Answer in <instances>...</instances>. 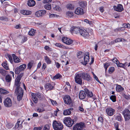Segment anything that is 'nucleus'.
I'll return each mask as SVG.
<instances>
[{"label": "nucleus", "mask_w": 130, "mask_h": 130, "mask_svg": "<svg viewBox=\"0 0 130 130\" xmlns=\"http://www.w3.org/2000/svg\"><path fill=\"white\" fill-rule=\"evenodd\" d=\"M53 126L55 130H61L63 128L62 124L60 122H57L56 120L53 121Z\"/></svg>", "instance_id": "f257e3e1"}, {"label": "nucleus", "mask_w": 130, "mask_h": 130, "mask_svg": "<svg viewBox=\"0 0 130 130\" xmlns=\"http://www.w3.org/2000/svg\"><path fill=\"white\" fill-rule=\"evenodd\" d=\"M63 99L65 104L69 105L70 107L73 106V102L69 96H65L64 97Z\"/></svg>", "instance_id": "f03ea898"}, {"label": "nucleus", "mask_w": 130, "mask_h": 130, "mask_svg": "<svg viewBox=\"0 0 130 130\" xmlns=\"http://www.w3.org/2000/svg\"><path fill=\"white\" fill-rule=\"evenodd\" d=\"M76 121V120L74 121L73 119H71L70 117H67L64 118L63 122L66 126L70 127L72 126L74 122Z\"/></svg>", "instance_id": "7ed1b4c3"}, {"label": "nucleus", "mask_w": 130, "mask_h": 130, "mask_svg": "<svg viewBox=\"0 0 130 130\" xmlns=\"http://www.w3.org/2000/svg\"><path fill=\"white\" fill-rule=\"evenodd\" d=\"M82 78L81 72L76 74L75 77V82L77 84L81 85L82 83Z\"/></svg>", "instance_id": "20e7f679"}, {"label": "nucleus", "mask_w": 130, "mask_h": 130, "mask_svg": "<svg viewBox=\"0 0 130 130\" xmlns=\"http://www.w3.org/2000/svg\"><path fill=\"white\" fill-rule=\"evenodd\" d=\"M123 114L125 121L128 120L130 119V112L128 109H126L124 110L123 111Z\"/></svg>", "instance_id": "39448f33"}, {"label": "nucleus", "mask_w": 130, "mask_h": 130, "mask_svg": "<svg viewBox=\"0 0 130 130\" xmlns=\"http://www.w3.org/2000/svg\"><path fill=\"white\" fill-rule=\"evenodd\" d=\"M83 79L88 81H89L92 79V78L88 74L84 72H81Z\"/></svg>", "instance_id": "423d86ee"}, {"label": "nucleus", "mask_w": 130, "mask_h": 130, "mask_svg": "<svg viewBox=\"0 0 130 130\" xmlns=\"http://www.w3.org/2000/svg\"><path fill=\"white\" fill-rule=\"evenodd\" d=\"M84 124L82 123H80L76 124L73 127V130H82L83 128Z\"/></svg>", "instance_id": "0eeeda50"}, {"label": "nucleus", "mask_w": 130, "mask_h": 130, "mask_svg": "<svg viewBox=\"0 0 130 130\" xmlns=\"http://www.w3.org/2000/svg\"><path fill=\"white\" fill-rule=\"evenodd\" d=\"M46 11L45 10H39L36 12L35 15L37 17H43L46 14Z\"/></svg>", "instance_id": "6e6552de"}, {"label": "nucleus", "mask_w": 130, "mask_h": 130, "mask_svg": "<svg viewBox=\"0 0 130 130\" xmlns=\"http://www.w3.org/2000/svg\"><path fill=\"white\" fill-rule=\"evenodd\" d=\"M62 41L64 43L68 45L72 44L73 42V40L71 39L64 37L62 38Z\"/></svg>", "instance_id": "1a4fd4ad"}, {"label": "nucleus", "mask_w": 130, "mask_h": 130, "mask_svg": "<svg viewBox=\"0 0 130 130\" xmlns=\"http://www.w3.org/2000/svg\"><path fill=\"white\" fill-rule=\"evenodd\" d=\"M5 106L7 107H10L12 106V102L11 100L9 98H7L4 101Z\"/></svg>", "instance_id": "9d476101"}, {"label": "nucleus", "mask_w": 130, "mask_h": 130, "mask_svg": "<svg viewBox=\"0 0 130 130\" xmlns=\"http://www.w3.org/2000/svg\"><path fill=\"white\" fill-rule=\"evenodd\" d=\"M115 112V109L111 108L109 107L107 108L106 110V112L107 114L110 116H112Z\"/></svg>", "instance_id": "9b49d317"}, {"label": "nucleus", "mask_w": 130, "mask_h": 130, "mask_svg": "<svg viewBox=\"0 0 130 130\" xmlns=\"http://www.w3.org/2000/svg\"><path fill=\"white\" fill-rule=\"evenodd\" d=\"M75 13L78 15H82L84 13V10L82 8L77 7L75 10Z\"/></svg>", "instance_id": "f8f14e48"}, {"label": "nucleus", "mask_w": 130, "mask_h": 130, "mask_svg": "<svg viewBox=\"0 0 130 130\" xmlns=\"http://www.w3.org/2000/svg\"><path fill=\"white\" fill-rule=\"evenodd\" d=\"M113 8L115 11L119 12H121L123 10V6L121 4H118L117 6H114Z\"/></svg>", "instance_id": "ddd939ff"}, {"label": "nucleus", "mask_w": 130, "mask_h": 130, "mask_svg": "<svg viewBox=\"0 0 130 130\" xmlns=\"http://www.w3.org/2000/svg\"><path fill=\"white\" fill-rule=\"evenodd\" d=\"M89 56L87 55H86L84 57V61L83 62L82 60H79V62L83 64L86 65L89 61Z\"/></svg>", "instance_id": "4468645a"}, {"label": "nucleus", "mask_w": 130, "mask_h": 130, "mask_svg": "<svg viewBox=\"0 0 130 130\" xmlns=\"http://www.w3.org/2000/svg\"><path fill=\"white\" fill-rule=\"evenodd\" d=\"M80 31V34L84 37L87 38L89 36V34L86 30L82 29Z\"/></svg>", "instance_id": "2eb2a0df"}, {"label": "nucleus", "mask_w": 130, "mask_h": 130, "mask_svg": "<svg viewBox=\"0 0 130 130\" xmlns=\"http://www.w3.org/2000/svg\"><path fill=\"white\" fill-rule=\"evenodd\" d=\"M85 93V91L81 90L79 95V98L81 100L84 99L86 96Z\"/></svg>", "instance_id": "dca6fc26"}, {"label": "nucleus", "mask_w": 130, "mask_h": 130, "mask_svg": "<svg viewBox=\"0 0 130 130\" xmlns=\"http://www.w3.org/2000/svg\"><path fill=\"white\" fill-rule=\"evenodd\" d=\"M14 93L17 95V94H23V91L21 87L16 88Z\"/></svg>", "instance_id": "f3484780"}, {"label": "nucleus", "mask_w": 130, "mask_h": 130, "mask_svg": "<svg viewBox=\"0 0 130 130\" xmlns=\"http://www.w3.org/2000/svg\"><path fill=\"white\" fill-rule=\"evenodd\" d=\"M82 29H81L79 28L74 27L72 28L71 30L76 34L79 33L80 34V31H81Z\"/></svg>", "instance_id": "a211bd4d"}, {"label": "nucleus", "mask_w": 130, "mask_h": 130, "mask_svg": "<svg viewBox=\"0 0 130 130\" xmlns=\"http://www.w3.org/2000/svg\"><path fill=\"white\" fill-rule=\"evenodd\" d=\"M84 91H85L86 95L88 97L90 98L93 96V95L92 92L89 91L87 89L85 88L84 89Z\"/></svg>", "instance_id": "6ab92c4d"}, {"label": "nucleus", "mask_w": 130, "mask_h": 130, "mask_svg": "<svg viewBox=\"0 0 130 130\" xmlns=\"http://www.w3.org/2000/svg\"><path fill=\"white\" fill-rule=\"evenodd\" d=\"M20 12L22 14L26 15L31 14L32 13L31 12L29 11H27L25 10H21Z\"/></svg>", "instance_id": "aec40b11"}, {"label": "nucleus", "mask_w": 130, "mask_h": 130, "mask_svg": "<svg viewBox=\"0 0 130 130\" xmlns=\"http://www.w3.org/2000/svg\"><path fill=\"white\" fill-rule=\"evenodd\" d=\"M36 4V2L34 0H29L28 1L27 4L30 7L34 6Z\"/></svg>", "instance_id": "412c9836"}, {"label": "nucleus", "mask_w": 130, "mask_h": 130, "mask_svg": "<svg viewBox=\"0 0 130 130\" xmlns=\"http://www.w3.org/2000/svg\"><path fill=\"white\" fill-rule=\"evenodd\" d=\"M12 56L13 58V61L15 62L18 63L20 61V60L19 58L16 56L14 54H13Z\"/></svg>", "instance_id": "4be33fe9"}, {"label": "nucleus", "mask_w": 130, "mask_h": 130, "mask_svg": "<svg viewBox=\"0 0 130 130\" xmlns=\"http://www.w3.org/2000/svg\"><path fill=\"white\" fill-rule=\"evenodd\" d=\"M124 88L120 85H117L116 88V90L117 92H120L124 90Z\"/></svg>", "instance_id": "5701e85b"}, {"label": "nucleus", "mask_w": 130, "mask_h": 130, "mask_svg": "<svg viewBox=\"0 0 130 130\" xmlns=\"http://www.w3.org/2000/svg\"><path fill=\"white\" fill-rule=\"evenodd\" d=\"M53 86H52L50 83H47L45 86V88L49 90H52L54 88Z\"/></svg>", "instance_id": "b1692460"}, {"label": "nucleus", "mask_w": 130, "mask_h": 130, "mask_svg": "<svg viewBox=\"0 0 130 130\" xmlns=\"http://www.w3.org/2000/svg\"><path fill=\"white\" fill-rule=\"evenodd\" d=\"M2 65L3 67L6 70H8L9 69V66L8 64L7 63V61L4 62L2 64Z\"/></svg>", "instance_id": "393cba45"}, {"label": "nucleus", "mask_w": 130, "mask_h": 130, "mask_svg": "<svg viewBox=\"0 0 130 130\" xmlns=\"http://www.w3.org/2000/svg\"><path fill=\"white\" fill-rule=\"evenodd\" d=\"M21 84V82L20 81H19L17 79L15 80L14 85L16 87V88L20 87V86Z\"/></svg>", "instance_id": "a878e982"}, {"label": "nucleus", "mask_w": 130, "mask_h": 130, "mask_svg": "<svg viewBox=\"0 0 130 130\" xmlns=\"http://www.w3.org/2000/svg\"><path fill=\"white\" fill-rule=\"evenodd\" d=\"M87 3L85 1L81 2L79 3V5L80 7L82 8H84L87 5Z\"/></svg>", "instance_id": "bb28decb"}, {"label": "nucleus", "mask_w": 130, "mask_h": 130, "mask_svg": "<svg viewBox=\"0 0 130 130\" xmlns=\"http://www.w3.org/2000/svg\"><path fill=\"white\" fill-rule=\"evenodd\" d=\"M23 71L19 67L15 68V73L16 74H18L20 72Z\"/></svg>", "instance_id": "cd10ccee"}, {"label": "nucleus", "mask_w": 130, "mask_h": 130, "mask_svg": "<svg viewBox=\"0 0 130 130\" xmlns=\"http://www.w3.org/2000/svg\"><path fill=\"white\" fill-rule=\"evenodd\" d=\"M31 96H32V99L34 102L35 103H37L38 101V99L36 98V97L35 96L34 94L33 93H32L31 94Z\"/></svg>", "instance_id": "c85d7f7f"}, {"label": "nucleus", "mask_w": 130, "mask_h": 130, "mask_svg": "<svg viewBox=\"0 0 130 130\" xmlns=\"http://www.w3.org/2000/svg\"><path fill=\"white\" fill-rule=\"evenodd\" d=\"M44 59L46 62L48 64H51V61L50 58L47 56H46L44 57Z\"/></svg>", "instance_id": "c756f323"}, {"label": "nucleus", "mask_w": 130, "mask_h": 130, "mask_svg": "<svg viewBox=\"0 0 130 130\" xmlns=\"http://www.w3.org/2000/svg\"><path fill=\"white\" fill-rule=\"evenodd\" d=\"M71 111L68 109L64 110L63 114L64 115H69L71 114Z\"/></svg>", "instance_id": "7c9ffc66"}, {"label": "nucleus", "mask_w": 130, "mask_h": 130, "mask_svg": "<svg viewBox=\"0 0 130 130\" xmlns=\"http://www.w3.org/2000/svg\"><path fill=\"white\" fill-rule=\"evenodd\" d=\"M0 93L3 94H6L9 93L7 91L2 88H0Z\"/></svg>", "instance_id": "2f4dec72"}, {"label": "nucleus", "mask_w": 130, "mask_h": 130, "mask_svg": "<svg viewBox=\"0 0 130 130\" xmlns=\"http://www.w3.org/2000/svg\"><path fill=\"white\" fill-rule=\"evenodd\" d=\"M35 30L31 29L28 32V35L31 36H33L34 35L35 32Z\"/></svg>", "instance_id": "473e14b6"}, {"label": "nucleus", "mask_w": 130, "mask_h": 130, "mask_svg": "<svg viewBox=\"0 0 130 130\" xmlns=\"http://www.w3.org/2000/svg\"><path fill=\"white\" fill-rule=\"evenodd\" d=\"M5 79L6 82H10L11 80V77L9 75H7L6 76Z\"/></svg>", "instance_id": "72a5a7b5"}, {"label": "nucleus", "mask_w": 130, "mask_h": 130, "mask_svg": "<svg viewBox=\"0 0 130 130\" xmlns=\"http://www.w3.org/2000/svg\"><path fill=\"white\" fill-rule=\"evenodd\" d=\"M73 13L71 11H68L66 14V15L69 18H71L73 16Z\"/></svg>", "instance_id": "f704fd0d"}, {"label": "nucleus", "mask_w": 130, "mask_h": 130, "mask_svg": "<svg viewBox=\"0 0 130 130\" xmlns=\"http://www.w3.org/2000/svg\"><path fill=\"white\" fill-rule=\"evenodd\" d=\"M33 65V62L32 61L29 62L27 65V68L28 69L30 70L32 68Z\"/></svg>", "instance_id": "c9c22d12"}, {"label": "nucleus", "mask_w": 130, "mask_h": 130, "mask_svg": "<svg viewBox=\"0 0 130 130\" xmlns=\"http://www.w3.org/2000/svg\"><path fill=\"white\" fill-rule=\"evenodd\" d=\"M44 7L47 10H50L51 9V5L50 4L45 5L44 6Z\"/></svg>", "instance_id": "e433bc0d"}, {"label": "nucleus", "mask_w": 130, "mask_h": 130, "mask_svg": "<svg viewBox=\"0 0 130 130\" xmlns=\"http://www.w3.org/2000/svg\"><path fill=\"white\" fill-rule=\"evenodd\" d=\"M62 76L59 74H57L54 76L53 78L54 80H55L56 79H60V78H61Z\"/></svg>", "instance_id": "4c0bfd02"}, {"label": "nucleus", "mask_w": 130, "mask_h": 130, "mask_svg": "<svg viewBox=\"0 0 130 130\" xmlns=\"http://www.w3.org/2000/svg\"><path fill=\"white\" fill-rule=\"evenodd\" d=\"M55 45L56 46L60 48H67L66 47L62 45L60 43H56L55 44Z\"/></svg>", "instance_id": "58836bf2"}, {"label": "nucleus", "mask_w": 130, "mask_h": 130, "mask_svg": "<svg viewBox=\"0 0 130 130\" xmlns=\"http://www.w3.org/2000/svg\"><path fill=\"white\" fill-rule=\"evenodd\" d=\"M14 125L12 123H8L6 125V127L8 129H10Z\"/></svg>", "instance_id": "ea45409f"}, {"label": "nucleus", "mask_w": 130, "mask_h": 130, "mask_svg": "<svg viewBox=\"0 0 130 130\" xmlns=\"http://www.w3.org/2000/svg\"><path fill=\"white\" fill-rule=\"evenodd\" d=\"M23 73H21L19 74L17 76L16 79L19 81H20L22 77L23 76Z\"/></svg>", "instance_id": "a19ab883"}, {"label": "nucleus", "mask_w": 130, "mask_h": 130, "mask_svg": "<svg viewBox=\"0 0 130 130\" xmlns=\"http://www.w3.org/2000/svg\"><path fill=\"white\" fill-rule=\"evenodd\" d=\"M115 119L118 121H121L122 120L121 115H119L115 117Z\"/></svg>", "instance_id": "79ce46f5"}, {"label": "nucleus", "mask_w": 130, "mask_h": 130, "mask_svg": "<svg viewBox=\"0 0 130 130\" xmlns=\"http://www.w3.org/2000/svg\"><path fill=\"white\" fill-rule=\"evenodd\" d=\"M23 94H17V99L18 101H20L22 99Z\"/></svg>", "instance_id": "37998d69"}, {"label": "nucleus", "mask_w": 130, "mask_h": 130, "mask_svg": "<svg viewBox=\"0 0 130 130\" xmlns=\"http://www.w3.org/2000/svg\"><path fill=\"white\" fill-rule=\"evenodd\" d=\"M6 71L3 69H0V73L3 76H5L6 74Z\"/></svg>", "instance_id": "c03bdc74"}, {"label": "nucleus", "mask_w": 130, "mask_h": 130, "mask_svg": "<svg viewBox=\"0 0 130 130\" xmlns=\"http://www.w3.org/2000/svg\"><path fill=\"white\" fill-rule=\"evenodd\" d=\"M110 99L113 102H115L116 101V96L115 95L111 96L110 97Z\"/></svg>", "instance_id": "a18cd8bd"}, {"label": "nucleus", "mask_w": 130, "mask_h": 130, "mask_svg": "<svg viewBox=\"0 0 130 130\" xmlns=\"http://www.w3.org/2000/svg\"><path fill=\"white\" fill-rule=\"evenodd\" d=\"M26 65L25 64H24L20 65L19 67L22 70L24 71L26 67Z\"/></svg>", "instance_id": "49530a36"}, {"label": "nucleus", "mask_w": 130, "mask_h": 130, "mask_svg": "<svg viewBox=\"0 0 130 130\" xmlns=\"http://www.w3.org/2000/svg\"><path fill=\"white\" fill-rule=\"evenodd\" d=\"M0 20L7 21H8V18L5 17H0Z\"/></svg>", "instance_id": "de8ad7c7"}, {"label": "nucleus", "mask_w": 130, "mask_h": 130, "mask_svg": "<svg viewBox=\"0 0 130 130\" xmlns=\"http://www.w3.org/2000/svg\"><path fill=\"white\" fill-rule=\"evenodd\" d=\"M115 69V68L113 67H110L108 70L109 73L110 74L112 73L114 71Z\"/></svg>", "instance_id": "09e8293b"}, {"label": "nucleus", "mask_w": 130, "mask_h": 130, "mask_svg": "<svg viewBox=\"0 0 130 130\" xmlns=\"http://www.w3.org/2000/svg\"><path fill=\"white\" fill-rule=\"evenodd\" d=\"M67 7L69 9H72L74 8V7L72 4H69L68 5Z\"/></svg>", "instance_id": "8fccbe9b"}, {"label": "nucleus", "mask_w": 130, "mask_h": 130, "mask_svg": "<svg viewBox=\"0 0 130 130\" xmlns=\"http://www.w3.org/2000/svg\"><path fill=\"white\" fill-rule=\"evenodd\" d=\"M50 128L48 124L45 125L43 128V130H49Z\"/></svg>", "instance_id": "3c124183"}, {"label": "nucleus", "mask_w": 130, "mask_h": 130, "mask_svg": "<svg viewBox=\"0 0 130 130\" xmlns=\"http://www.w3.org/2000/svg\"><path fill=\"white\" fill-rule=\"evenodd\" d=\"M109 65V63H107L104 64V67L105 70V72H106L107 68Z\"/></svg>", "instance_id": "603ef678"}, {"label": "nucleus", "mask_w": 130, "mask_h": 130, "mask_svg": "<svg viewBox=\"0 0 130 130\" xmlns=\"http://www.w3.org/2000/svg\"><path fill=\"white\" fill-rule=\"evenodd\" d=\"M112 61L113 62L116 63L117 65L118 63H119V61L116 58L113 59Z\"/></svg>", "instance_id": "864d4df0"}, {"label": "nucleus", "mask_w": 130, "mask_h": 130, "mask_svg": "<svg viewBox=\"0 0 130 130\" xmlns=\"http://www.w3.org/2000/svg\"><path fill=\"white\" fill-rule=\"evenodd\" d=\"M117 65L118 67H122L124 68L123 63H120L119 62V63H118Z\"/></svg>", "instance_id": "5fc2aeb1"}, {"label": "nucleus", "mask_w": 130, "mask_h": 130, "mask_svg": "<svg viewBox=\"0 0 130 130\" xmlns=\"http://www.w3.org/2000/svg\"><path fill=\"white\" fill-rule=\"evenodd\" d=\"M93 74L94 77L95 78V79L99 83H100V82L99 80L97 77L93 73Z\"/></svg>", "instance_id": "6e6d98bb"}, {"label": "nucleus", "mask_w": 130, "mask_h": 130, "mask_svg": "<svg viewBox=\"0 0 130 130\" xmlns=\"http://www.w3.org/2000/svg\"><path fill=\"white\" fill-rule=\"evenodd\" d=\"M56 16L57 15L56 14H50L49 15V18H52L56 17Z\"/></svg>", "instance_id": "4d7b16f0"}, {"label": "nucleus", "mask_w": 130, "mask_h": 130, "mask_svg": "<svg viewBox=\"0 0 130 130\" xmlns=\"http://www.w3.org/2000/svg\"><path fill=\"white\" fill-rule=\"evenodd\" d=\"M38 111L39 112H41L45 111V110L43 108H38L37 109Z\"/></svg>", "instance_id": "13d9d810"}, {"label": "nucleus", "mask_w": 130, "mask_h": 130, "mask_svg": "<svg viewBox=\"0 0 130 130\" xmlns=\"http://www.w3.org/2000/svg\"><path fill=\"white\" fill-rule=\"evenodd\" d=\"M8 57L9 59V61H10V62L11 63H12L13 62V60H12V57L11 55H8Z\"/></svg>", "instance_id": "bf43d9fd"}, {"label": "nucleus", "mask_w": 130, "mask_h": 130, "mask_svg": "<svg viewBox=\"0 0 130 130\" xmlns=\"http://www.w3.org/2000/svg\"><path fill=\"white\" fill-rule=\"evenodd\" d=\"M50 100L51 101V102L52 104L53 105H56L57 104V103H56V102L55 101H54L53 100H52L50 99Z\"/></svg>", "instance_id": "052dcab7"}, {"label": "nucleus", "mask_w": 130, "mask_h": 130, "mask_svg": "<svg viewBox=\"0 0 130 130\" xmlns=\"http://www.w3.org/2000/svg\"><path fill=\"white\" fill-rule=\"evenodd\" d=\"M42 128V127H35L34 128V130H41Z\"/></svg>", "instance_id": "680f3d73"}, {"label": "nucleus", "mask_w": 130, "mask_h": 130, "mask_svg": "<svg viewBox=\"0 0 130 130\" xmlns=\"http://www.w3.org/2000/svg\"><path fill=\"white\" fill-rule=\"evenodd\" d=\"M98 120L101 123L103 122V119L102 117H99L98 118Z\"/></svg>", "instance_id": "e2e57ef3"}, {"label": "nucleus", "mask_w": 130, "mask_h": 130, "mask_svg": "<svg viewBox=\"0 0 130 130\" xmlns=\"http://www.w3.org/2000/svg\"><path fill=\"white\" fill-rule=\"evenodd\" d=\"M21 25L20 24H19L18 25H16L15 26V27L16 29H19L21 28Z\"/></svg>", "instance_id": "0e129e2a"}, {"label": "nucleus", "mask_w": 130, "mask_h": 130, "mask_svg": "<svg viewBox=\"0 0 130 130\" xmlns=\"http://www.w3.org/2000/svg\"><path fill=\"white\" fill-rule=\"evenodd\" d=\"M52 0H44L43 1V3H48L51 2Z\"/></svg>", "instance_id": "69168bd1"}, {"label": "nucleus", "mask_w": 130, "mask_h": 130, "mask_svg": "<svg viewBox=\"0 0 130 130\" xmlns=\"http://www.w3.org/2000/svg\"><path fill=\"white\" fill-rule=\"evenodd\" d=\"M124 64V68L125 69L127 66L128 67L129 66H128L129 64V63L128 64L127 62H125V63H123Z\"/></svg>", "instance_id": "338daca9"}, {"label": "nucleus", "mask_w": 130, "mask_h": 130, "mask_svg": "<svg viewBox=\"0 0 130 130\" xmlns=\"http://www.w3.org/2000/svg\"><path fill=\"white\" fill-rule=\"evenodd\" d=\"M27 40V38L24 37H23V38L22 39V41H21V42L22 43H23V42H25V41H26V40Z\"/></svg>", "instance_id": "774afa93"}]
</instances>
